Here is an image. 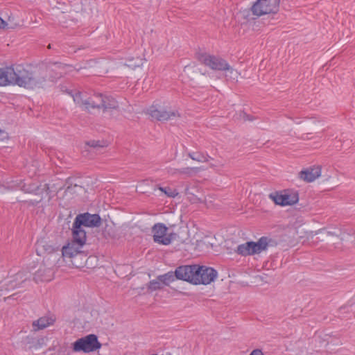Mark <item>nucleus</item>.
Here are the masks:
<instances>
[{"label":"nucleus","mask_w":355,"mask_h":355,"mask_svg":"<svg viewBox=\"0 0 355 355\" xmlns=\"http://www.w3.org/2000/svg\"><path fill=\"white\" fill-rule=\"evenodd\" d=\"M95 184L90 177L70 176L65 180L64 191H60V200H73L85 193L86 189Z\"/></svg>","instance_id":"1"},{"label":"nucleus","mask_w":355,"mask_h":355,"mask_svg":"<svg viewBox=\"0 0 355 355\" xmlns=\"http://www.w3.org/2000/svg\"><path fill=\"white\" fill-rule=\"evenodd\" d=\"M187 274V282L193 285H207L214 282L218 272L211 267L200 265H187L184 269Z\"/></svg>","instance_id":"2"},{"label":"nucleus","mask_w":355,"mask_h":355,"mask_svg":"<svg viewBox=\"0 0 355 355\" xmlns=\"http://www.w3.org/2000/svg\"><path fill=\"white\" fill-rule=\"evenodd\" d=\"M11 84L25 88H33L37 84L35 74L26 69L23 65L12 67Z\"/></svg>","instance_id":"3"},{"label":"nucleus","mask_w":355,"mask_h":355,"mask_svg":"<svg viewBox=\"0 0 355 355\" xmlns=\"http://www.w3.org/2000/svg\"><path fill=\"white\" fill-rule=\"evenodd\" d=\"M81 248L64 245L62 248V256L64 261L74 268L84 267L87 261V254L81 250Z\"/></svg>","instance_id":"4"},{"label":"nucleus","mask_w":355,"mask_h":355,"mask_svg":"<svg viewBox=\"0 0 355 355\" xmlns=\"http://www.w3.org/2000/svg\"><path fill=\"white\" fill-rule=\"evenodd\" d=\"M73 352L90 353L101 349L102 344L99 342L96 334H88L84 337L77 339L71 345Z\"/></svg>","instance_id":"5"},{"label":"nucleus","mask_w":355,"mask_h":355,"mask_svg":"<svg viewBox=\"0 0 355 355\" xmlns=\"http://www.w3.org/2000/svg\"><path fill=\"white\" fill-rule=\"evenodd\" d=\"M270 241L271 239H268V237L262 236L257 242L247 241L239 245L236 252L244 257L259 254L267 249Z\"/></svg>","instance_id":"6"},{"label":"nucleus","mask_w":355,"mask_h":355,"mask_svg":"<svg viewBox=\"0 0 355 355\" xmlns=\"http://www.w3.org/2000/svg\"><path fill=\"white\" fill-rule=\"evenodd\" d=\"M280 0H257L250 10L257 17L273 13L279 11Z\"/></svg>","instance_id":"7"},{"label":"nucleus","mask_w":355,"mask_h":355,"mask_svg":"<svg viewBox=\"0 0 355 355\" xmlns=\"http://www.w3.org/2000/svg\"><path fill=\"white\" fill-rule=\"evenodd\" d=\"M196 58L199 62L213 70L229 71L231 69L226 60L220 57L211 55L206 53H198Z\"/></svg>","instance_id":"8"},{"label":"nucleus","mask_w":355,"mask_h":355,"mask_svg":"<svg viewBox=\"0 0 355 355\" xmlns=\"http://www.w3.org/2000/svg\"><path fill=\"white\" fill-rule=\"evenodd\" d=\"M147 114H149L152 119L162 122L180 116L177 110L159 109L156 105H153L148 109Z\"/></svg>","instance_id":"9"},{"label":"nucleus","mask_w":355,"mask_h":355,"mask_svg":"<svg viewBox=\"0 0 355 355\" xmlns=\"http://www.w3.org/2000/svg\"><path fill=\"white\" fill-rule=\"evenodd\" d=\"M187 265L180 266L177 267L174 272L169 271L164 275L157 276V279L162 282L163 286H169L170 283L175 279L187 282V274L184 272Z\"/></svg>","instance_id":"10"},{"label":"nucleus","mask_w":355,"mask_h":355,"mask_svg":"<svg viewBox=\"0 0 355 355\" xmlns=\"http://www.w3.org/2000/svg\"><path fill=\"white\" fill-rule=\"evenodd\" d=\"M72 239L66 245L71 247L83 248L86 243L87 236L85 230L73 221L71 228Z\"/></svg>","instance_id":"11"},{"label":"nucleus","mask_w":355,"mask_h":355,"mask_svg":"<svg viewBox=\"0 0 355 355\" xmlns=\"http://www.w3.org/2000/svg\"><path fill=\"white\" fill-rule=\"evenodd\" d=\"M74 222L81 227H98L101 225L102 220L98 214H91L86 212L77 215Z\"/></svg>","instance_id":"12"},{"label":"nucleus","mask_w":355,"mask_h":355,"mask_svg":"<svg viewBox=\"0 0 355 355\" xmlns=\"http://www.w3.org/2000/svg\"><path fill=\"white\" fill-rule=\"evenodd\" d=\"M168 228L163 223H157L153 228V240L155 243L167 245L171 243V238L166 235Z\"/></svg>","instance_id":"13"},{"label":"nucleus","mask_w":355,"mask_h":355,"mask_svg":"<svg viewBox=\"0 0 355 355\" xmlns=\"http://www.w3.org/2000/svg\"><path fill=\"white\" fill-rule=\"evenodd\" d=\"M71 67V66L70 65L64 64L58 61L55 62H48L46 63V71L54 72V75H49V79L51 81H54L62 77L68 71V69Z\"/></svg>","instance_id":"14"},{"label":"nucleus","mask_w":355,"mask_h":355,"mask_svg":"<svg viewBox=\"0 0 355 355\" xmlns=\"http://www.w3.org/2000/svg\"><path fill=\"white\" fill-rule=\"evenodd\" d=\"M95 98L98 99V102L92 103L94 104L93 109L103 108L105 111L107 110H116L119 107L117 101L112 96H104L102 94H97Z\"/></svg>","instance_id":"15"},{"label":"nucleus","mask_w":355,"mask_h":355,"mask_svg":"<svg viewBox=\"0 0 355 355\" xmlns=\"http://www.w3.org/2000/svg\"><path fill=\"white\" fill-rule=\"evenodd\" d=\"M65 182L61 180H58L55 182L46 184V194L49 197V200L56 196V200H60V191H64Z\"/></svg>","instance_id":"16"},{"label":"nucleus","mask_w":355,"mask_h":355,"mask_svg":"<svg viewBox=\"0 0 355 355\" xmlns=\"http://www.w3.org/2000/svg\"><path fill=\"white\" fill-rule=\"evenodd\" d=\"M68 94L73 97V100L76 104H77L82 109L85 110H89L90 109H93L94 104L89 103L88 98H85L83 94L80 92H76L73 93V92H67Z\"/></svg>","instance_id":"17"},{"label":"nucleus","mask_w":355,"mask_h":355,"mask_svg":"<svg viewBox=\"0 0 355 355\" xmlns=\"http://www.w3.org/2000/svg\"><path fill=\"white\" fill-rule=\"evenodd\" d=\"M321 168L320 167L309 168L299 173V178L307 182L314 181L320 175Z\"/></svg>","instance_id":"18"},{"label":"nucleus","mask_w":355,"mask_h":355,"mask_svg":"<svg viewBox=\"0 0 355 355\" xmlns=\"http://www.w3.org/2000/svg\"><path fill=\"white\" fill-rule=\"evenodd\" d=\"M300 201H273L275 206L288 207L286 211L293 213L294 211H304L306 205L299 203Z\"/></svg>","instance_id":"19"},{"label":"nucleus","mask_w":355,"mask_h":355,"mask_svg":"<svg viewBox=\"0 0 355 355\" xmlns=\"http://www.w3.org/2000/svg\"><path fill=\"white\" fill-rule=\"evenodd\" d=\"M304 224V220L302 216L292 218L287 225L288 231L289 233L292 234L293 237H295V235H298L300 233L299 229Z\"/></svg>","instance_id":"20"},{"label":"nucleus","mask_w":355,"mask_h":355,"mask_svg":"<svg viewBox=\"0 0 355 355\" xmlns=\"http://www.w3.org/2000/svg\"><path fill=\"white\" fill-rule=\"evenodd\" d=\"M12 67L0 68V86L11 85Z\"/></svg>","instance_id":"21"},{"label":"nucleus","mask_w":355,"mask_h":355,"mask_svg":"<svg viewBox=\"0 0 355 355\" xmlns=\"http://www.w3.org/2000/svg\"><path fill=\"white\" fill-rule=\"evenodd\" d=\"M28 349L30 350L37 349L41 348L44 343L43 337L36 338L33 336L26 337Z\"/></svg>","instance_id":"22"},{"label":"nucleus","mask_w":355,"mask_h":355,"mask_svg":"<svg viewBox=\"0 0 355 355\" xmlns=\"http://www.w3.org/2000/svg\"><path fill=\"white\" fill-rule=\"evenodd\" d=\"M155 191H158L161 193H164L166 198H175L178 195V191L176 189L171 187H158Z\"/></svg>","instance_id":"23"},{"label":"nucleus","mask_w":355,"mask_h":355,"mask_svg":"<svg viewBox=\"0 0 355 355\" xmlns=\"http://www.w3.org/2000/svg\"><path fill=\"white\" fill-rule=\"evenodd\" d=\"M188 156L193 160L198 162H207L211 157L207 154L200 152H191L188 153Z\"/></svg>","instance_id":"24"},{"label":"nucleus","mask_w":355,"mask_h":355,"mask_svg":"<svg viewBox=\"0 0 355 355\" xmlns=\"http://www.w3.org/2000/svg\"><path fill=\"white\" fill-rule=\"evenodd\" d=\"M300 194L298 191L294 189L283 190V196L279 200H299Z\"/></svg>","instance_id":"25"},{"label":"nucleus","mask_w":355,"mask_h":355,"mask_svg":"<svg viewBox=\"0 0 355 355\" xmlns=\"http://www.w3.org/2000/svg\"><path fill=\"white\" fill-rule=\"evenodd\" d=\"M164 287L162 282L160 280L157 279V277L155 279L150 281L146 284V288L148 292H153L155 291L161 290Z\"/></svg>","instance_id":"26"},{"label":"nucleus","mask_w":355,"mask_h":355,"mask_svg":"<svg viewBox=\"0 0 355 355\" xmlns=\"http://www.w3.org/2000/svg\"><path fill=\"white\" fill-rule=\"evenodd\" d=\"M35 251L38 256L42 257L44 254V241L42 238L38 239L35 243Z\"/></svg>","instance_id":"27"},{"label":"nucleus","mask_w":355,"mask_h":355,"mask_svg":"<svg viewBox=\"0 0 355 355\" xmlns=\"http://www.w3.org/2000/svg\"><path fill=\"white\" fill-rule=\"evenodd\" d=\"M32 326V331L33 332L44 329V318L41 317L38 320L33 321Z\"/></svg>","instance_id":"28"},{"label":"nucleus","mask_w":355,"mask_h":355,"mask_svg":"<svg viewBox=\"0 0 355 355\" xmlns=\"http://www.w3.org/2000/svg\"><path fill=\"white\" fill-rule=\"evenodd\" d=\"M141 64L142 60L139 58L128 59V62L125 63V65L132 69L140 67Z\"/></svg>","instance_id":"29"},{"label":"nucleus","mask_w":355,"mask_h":355,"mask_svg":"<svg viewBox=\"0 0 355 355\" xmlns=\"http://www.w3.org/2000/svg\"><path fill=\"white\" fill-rule=\"evenodd\" d=\"M57 320L56 315L51 311L46 313V329L53 325Z\"/></svg>","instance_id":"30"},{"label":"nucleus","mask_w":355,"mask_h":355,"mask_svg":"<svg viewBox=\"0 0 355 355\" xmlns=\"http://www.w3.org/2000/svg\"><path fill=\"white\" fill-rule=\"evenodd\" d=\"M33 279L37 284L44 282V270H42V269H39L34 274Z\"/></svg>","instance_id":"31"},{"label":"nucleus","mask_w":355,"mask_h":355,"mask_svg":"<svg viewBox=\"0 0 355 355\" xmlns=\"http://www.w3.org/2000/svg\"><path fill=\"white\" fill-rule=\"evenodd\" d=\"M87 144L94 148H103L106 146L105 142L101 141L99 140H91L87 143Z\"/></svg>","instance_id":"32"},{"label":"nucleus","mask_w":355,"mask_h":355,"mask_svg":"<svg viewBox=\"0 0 355 355\" xmlns=\"http://www.w3.org/2000/svg\"><path fill=\"white\" fill-rule=\"evenodd\" d=\"M197 171H198L197 168L186 167V168H182L179 169L178 172L180 173L187 174V175H190L191 174V172H193V171L196 172Z\"/></svg>","instance_id":"33"},{"label":"nucleus","mask_w":355,"mask_h":355,"mask_svg":"<svg viewBox=\"0 0 355 355\" xmlns=\"http://www.w3.org/2000/svg\"><path fill=\"white\" fill-rule=\"evenodd\" d=\"M283 196V191H276L269 194L270 200H279L281 196Z\"/></svg>","instance_id":"34"},{"label":"nucleus","mask_w":355,"mask_h":355,"mask_svg":"<svg viewBox=\"0 0 355 355\" xmlns=\"http://www.w3.org/2000/svg\"><path fill=\"white\" fill-rule=\"evenodd\" d=\"M200 204L205 206L207 209L217 208L216 205L214 204V201H198Z\"/></svg>","instance_id":"35"},{"label":"nucleus","mask_w":355,"mask_h":355,"mask_svg":"<svg viewBox=\"0 0 355 355\" xmlns=\"http://www.w3.org/2000/svg\"><path fill=\"white\" fill-rule=\"evenodd\" d=\"M249 355H264L261 349H254Z\"/></svg>","instance_id":"36"},{"label":"nucleus","mask_w":355,"mask_h":355,"mask_svg":"<svg viewBox=\"0 0 355 355\" xmlns=\"http://www.w3.org/2000/svg\"><path fill=\"white\" fill-rule=\"evenodd\" d=\"M9 28L8 23L0 17V29H7Z\"/></svg>","instance_id":"37"},{"label":"nucleus","mask_w":355,"mask_h":355,"mask_svg":"<svg viewBox=\"0 0 355 355\" xmlns=\"http://www.w3.org/2000/svg\"><path fill=\"white\" fill-rule=\"evenodd\" d=\"M236 203L235 202H231L230 203V207L232 209L233 211H238V210H240L241 208L239 207L238 206H236Z\"/></svg>","instance_id":"38"},{"label":"nucleus","mask_w":355,"mask_h":355,"mask_svg":"<svg viewBox=\"0 0 355 355\" xmlns=\"http://www.w3.org/2000/svg\"><path fill=\"white\" fill-rule=\"evenodd\" d=\"M97 95V94H95L93 95V96H91V97H89L88 98V101H90L89 103H91L92 101H94V102H98V99L95 98V96Z\"/></svg>","instance_id":"39"},{"label":"nucleus","mask_w":355,"mask_h":355,"mask_svg":"<svg viewBox=\"0 0 355 355\" xmlns=\"http://www.w3.org/2000/svg\"><path fill=\"white\" fill-rule=\"evenodd\" d=\"M325 230V228H322V229H320L317 231H315V232H311V235L313 236L314 235H317L320 233H321L322 232H323L324 230Z\"/></svg>","instance_id":"40"},{"label":"nucleus","mask_w":355,"mask_h":355,"mask_svg":"<svg viewBox=\"0 0 355 355\" xmlns=\"http://www.w3.org/2000/svg\"><path fill=\"white\" fill-rule=\"evenodd\" d=\"M60 90H61L62 92H63L67 93V94H68V92H73L72 90L67 89V88L66 87V86H64V85H61V86H60Z\"/></svg>","instance_id":"41"},{"label":"nucleus","mask_w":355,"mask_h":355,"mask_svg":"<svg viewBox=\"0 0 355 355\" xmlns=\"http://www.w3.org/2000/svg\"><path fill=\"white\" fill-rule=\"evenodd\" d=\"M327 234L329 236H338V234L337 232H336L327 231Z\"/></svg>","instance_id":"42"},{"label":"nucleus","mask_w":355,"mask_h":355,"mask_svg":"<svg viewBox=\"0 0 355 355\" xmlns=\"http://www.w3.org/2000/svg\"><path fill=\"white\" fill-rule=\"evenodd\" d=\"M243 117L245 119V120H248V121H251L252 120L251 118L249 117L248 115H247L245 113L243 112Z\"/></svg>","instance_id":"43"},{"label":"nucleus","mask_w":355,"mask_h":355,"mask_svg":"<svg viewBox=\"0 0 355 355\" xmlns=\"http://www.w3.org/2000/svg\"><path fill=\"white\" fill-rule=\"evenodd\" d=\"M47 331H46V337H45V339L46 340H49V339H51L52 337H49V336L46 334Z\"/></svg>","instance_id":"44"},{"label":"nucleus","mask_w":355,"mask_h":355,"mask_svg":"<svg viewBox=\"0 0 355 355\" xmlns=\"http://www.w3.org/2000/svg\"><path fill=\"white\" fill-rule=\"evenodd\" d=\"M48 49H51V45L49 44L47 46Z\"/></svg>","instance_id":"45"},{"label":"nucleus","mask_w":355,"mask_h":355,"mask_svg":"<svg viewBox=\"0 0 355 355\" xmlns=\"http://www.w3.org/2000/svg\"><path fill=\"white\" fill-rule=\"evenodd\" d=\"M2 133V130L0 129V134Z\"/></svg>","instance_id":"46"}]
</instances>
